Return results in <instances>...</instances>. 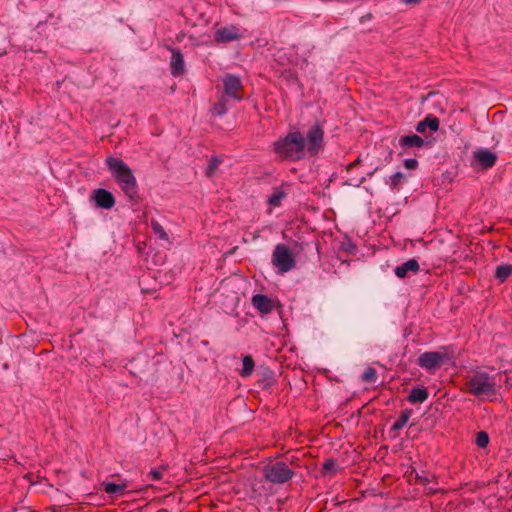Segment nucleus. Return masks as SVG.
I'll list each match as a JSON object with an SVG mask.
<instances>
[{"instance_id": "f257e3e1", "label": "nucleus", "mask_w": 512, "mask_h": 512, "mask_svg": "<svg viewBox=\"0 0 512 512\" xmlns=\"http://www.w3.org/2000/svg\"><path fill=\"white\" fill-rule=\"evenodd\" d=\"M105 163L125 196L136 203L139 199L138 184L131 168L122 159L113 156L107 157Z\"/></svg>"}, {"instance_id": "f03ea898", "label": "nucleus", "mask_w": 512, "mask_h": 512, "mask_svg": "<svg viewBox=\"0 0 512 512\" xmlns=\"http://www.w3.org/2000/svg\"><path fill=\"white\" fill-rule=\"evenodd\" d=\"M307 247H309L308 243L297 241L294 242L292 249L285 244H277L272 252L271 263L278 273H287L296 267L295 256L303 252Z\"/></svg>"}, {"instance_id": "7ed1b4c3", "label": "nucleus", "mask_w": 512, "mask_h": 512, "mask_svg": "<svg viewBox=\"0 0 512 512\" xmlns=\"http://www.w3.org/2000/svg\"><path fill=\"white\" fill-rule=\"evenodd\" d=\"M274 151L281 159L300 160L305 155V138L299 132H290L274 143Z\"/></svg>"}, {"instance_id": "20e7f679", "label": "nucleus", "mask_w": 512, "mask_h": 512, "mask_svg": "<svg viewBox=\"0 0 512 512\" xmlns=\"http://www.w3.org/2000/svg\"><path fill=\"white\" fill-rule=\"evenodd\" d=\"M465 386L468 393L480 399H490L497 393L495 378L485 371H475L467 376Z\"/></svg>"}, {"instance_id": "39448f33", "label": "nucleus", "mask_w": 512, "mask_h": 512, "mask_svg": "<svg viewBox=\"0 0 512 512\" xmlns=\"http://www.w3.org/2000/svg\"><path fill=\"white\" fill-rule=\"evenodd\" d=\"M264 479L273 484H284L292 479L294 471L283 461L270 462L263 468Z\"/></svg>"}, {"instance_id": "423d86ee", "label": "nucleus", "mask_w": 512, "mask_h": 512, "mask_svg": "<svg viewBox=\"0 0 512 512\" xmlns=\"http://www.w3.org/2000/svg\"><path fill=\"white\" fill-rule=\"evenodd\" d=\"M305 152L310 156H317L324 149V129L318 123L312 125L306 133Z\"/></svg>"}, {"instance_id": "0eeeda50", "label": "nucleus", "mask_w": 512, "mask_h": 512, "mask_svg": "<svg viewBox=\"0 0 512 512\" xmlns=\"http://www.w3.org/2000/svg\"><path fill=\"white\" fill-rule=\"evenodd\" d=\"M223 93L222 96L227 99L240 101L244 98V87L241 79L234 74H226L223 79Z\"/></svg>"}, {"instance_id": "6e6552de", "label": "nucleus", "mask_w": 512, "mask_h": 512, "mask_svg": "<svg viewBox=\"0 0 512 512\" xmlns=\"http://www.w3.org/2000/svg\"><path fill=\"white\" fill-rule=\"evenodd\" d=\"M446 359L445 354L438 351L424 352L419 355L417 364L430 372L442 367Z\"/></svg>"}, {"instance_id": "1a4fd4ad", "label": "nucleus", "mask_w": 512, "mask_h": 512, "mask_svg": "<svg viewBox=\"0 0 512 512\" xmlns=\"http://www.w3.org/2000/svg\"><path fill=\"white\" fill-rule=\"evenodd\" d=\"M91 199L96 203V206L103 209H111L115 206V197L113 194L103 188L95 189L91 195Z\"/></svg>"}, {"instance_id": "9d476101", "label": "nucleus", "mask_w": 512, "mask_h": 512, "mask_svg": "<svg viewBox=\"0 0 512 512\" xmlns=\"http://www.w3.org/2000/svg\"><path fill=\"white\" fill-rule=\"evenodd\" d=\"M240 37H241V34L239 31V28L234 25L220 28L217 31H215V33H214V40L217 43H228V42L236 41V40H239Z\"/></svg>"}, {"instance_id": "9b49d317", "label": "nucleus", "mask_w": 512, "mask_h": 512, "mask_svg": "<svg viewBox=\"0 0 512 512\" xmlns=\"http://www.w3.org/2000/svg\"><path fill=\"white\" fill-rule=\"evenodd\" d=\"M474 158L485 170L492 168L497 161L496 154L487 149H480L474 152Z\"/></svg>"}, {"instance_id": "f8f14e48", "label": "nucleus", "mask_w": 512, "mask_h": 512, "mask_svg": "<svg viewBox=\"0 0 512 512\" xmlns=\"http://www.w3.org/2000/svg\"><path fill=\"white\" fill-rule=\"evenodd\" d=\"M169 50L172 53L170 61L171 74L173 76L182 75L185 70L183 54L178 49L169 48Z\"/></svg>"}, {"instance_id": "ddd939ff", "label": "nucleus", "mask_w": 512, "mask_h": 512, "mask_svg": "<svg viewBox=\"0 0 512 512\" xmlns=\"http://www.w3.org/2000/svg\"><path fill=\"white\" fill-rule=\"evenodd\" d=\"M420 270L419 263L416 259H409L405 263L397 266L394 270L395 275L398 278H406L410 274H416Z\"/></svg>"}, {"instance_id": "4468645a", "label": "nucleus", "mask_w": 512, "mask_h": 512, "mask_svg": "<svg viewBox=\"0 0 512 512\" xmlns=\"http://www.w3.org/2000/svg\"><path fill=\"white\" fill-rule=\"evenodd\" d=\"M252 304L262 314H268L273 310V301L266 295H254L252 297Z\"/></svg>"}, {"instance_id": "2eb2a0df", "label": "nucleus", "mask_w": 512, "mask_h": 512, "mask_svg": "<svg viewBox=\"0 0 512 512\" xmlns=\"http://www.w3.org/2000/svg\"><path fill=\"white\" fill-rule=\"evenodd\" d=\"M440 121L436 116L428 115L424 120L418 122L416 131L418 133H425L429 128L431 131H437L439 129Z\"/></svg>"}, {"instance_id": "dca6fc26", "label": "nucleus", "mask_w": 512, "mask_h": 512, "mask_svg": "<svg viewBox=\"0 0 512 512\" xmlns=\"http://www.w3.org/2000/svg\"><path fill=\"white\" fill-rule=\"evenodd\" d=\"M429 397V392L427 388H413L407 398V400L412 403H423L425 402Z\"/></svg>"}, {"instance_id": "f3484780", "label": "nucleus", "mask_w": 512, "mask_h": 512, "mask_svg": "<svg viewBox=\"0 0 512 512\" xmlns=\"http://www.w3.org/2000/svg\"><path fill=\"white\" fill-rule=\"evenodd\" d=\"M399 143L402 147H407V148H410V147H417V148H421L423 147L424 145V140L416 135V134H413V135H407V136H403L400 138L399 140Z\"/></svg>"}, {"instance_id": "a211bd4d", "label": "nucleus", "mask_w": 512, "mask_h": 512, "mask_svg": "<svg viewBox=\"0 0 512 512\" xmlns=\"http://www.w3.org/2000/svg\"><path fill=\"white\" fill-rule=\"evenodd\" d=\"M412 412L413 411L411 409L403 410L400 413V416L398 417V419L392 425L390 431L391 432H396V431H399L400 429H402L408 423V421H409V419L411 417Z\"/></svg>"}, {"instance_id": "6ab92c4d", "label": "nucleus", "mask_w": 512, "mask_h": 512, "mask_svg": "<svg viewBox=\"0 0 512 512\" xmlns=\"http://www.w3.org/2000/svg\"><path fill=\"white\" fill-rule=\"evenodd\" d=\"M285 197V191L281 187H276L273 189L272 194L268 198V204L271 207H278L281 205V202Z\"/></svg>"}, {"instance_id": "aec40b11", "label": "nucleus", "mask_w": 512, "mask_h": 512, "mask_svg": "<svg viewBox=\"0 0 512 512\" xmlns=\"http://www.w3.org/2000/svg\"><path fill=\"white\" fill-rule=\"evenodd\" d=\"M243 366L240 370V375L243 378L250 377L255 367L253 357L251 355H245L242 360Z\"/></svg>"}, {"instance_id": "412c9836", "label": "nucleus", "mask_w": 512, "mask_h": 512, "mask_svg": "<svg viewBox=\"0 0 512 512\" xmlns=\"http://www.w3.org/2000/svg\"><path fill=\"white\" fill-rule=\"evenodd\" d=\"M228 101L229 99L221 95L218 102L212 108V114L215 116L224 115L228 111Z\"/></svg>"}, {"instance_id": "4be33fe9", "label": "nucleus", "mask_w": 512, "mask_h": 512, "mask_svg": "<svg viewBox=\"0 0 512 512\" xmlns=\"http://www.w3.org/2000/svg\"><path fill=\"white\" fill-rule=\"evenodd\" d=\"M512 274V264L499 265L496 268L495 277L500 281L504 282Z\"/></svg>"}, {"instance_id": "5701e85b", "label": "nucleus", "mask_w": 512, "mask_h": 512, "mask_svg": "<svg viewBox=\"0 0 512 512\" xmlns=\"http://www.w3.org/2000/svg\"><path fill=\"white\" fill-rule=\"evenodd\" d=\"M102 486L104 488V491L110 495L122 494L127 487L126 484H115L110 482H104L102 483Z\"/></svg>"}, {"instance_id": "b1692460", "label": "nucleus", "mask_w": 512, "mask_h": 512, "mask_svg": "<svg viewBox=\"0 0 512 512\" xmlns=\"http://www.w3.org/2000/svg\"><path fill=\"white\" fill-rule=\"evenodd\" d=\"M322 473L324 475H335L337 473L336 461L332 458L325 460V462L322 465Z\"/></svg>"}, {"instance_id": "393cba45", "label": "nucleus", "mask_w": 512, "mask_h": 512, "mask_svg": "<svg viewBox=\"0 0 512 512\" xmlns=\"http://www.w3.org/2000/svg\"><path fill=\"white\" fill-rule=\"evenodd\" d=\"M377 378V371L373 367H368L361 376V380L366 383H375Z\"/></svg>"}, {"instance_id": "a878e982", "label": "nucleus", "mask_w": 512, "mask_h": 512, "mask_svg": "<svg viewBox=\"0 0 512 512\" xmlns=\"http://www.w3.org/2000/svg\"><path fill=\"white\" fill-rule=\"evenodd\" d=\"M151 228L160 239L168 240V234L159 222L156 220H151Z\"/></svg>"}, {"instance_id": "bb28decb", "label": "nucleus", "mask_w": 512, "mask_h": 512, "mask_svg": "<svg viewBox=\"0 0 512 512\" xmlns=\"http://www.w3.org/2000/svg\"><path fill=\"white\" fill-rule=\"evenodd\" d=\"M489 443V436L485 431H480L476 435V445L485 448Z\"/></svg>"}, {"instance_id": "cd10ccee", "label": "nucleus", "mask_w": 512, "mask_h": 512, "mask_svg": "<svg viewBox=\"0 0 512 512\" xmlns=\"http://www.w3.org/2000/svg\"><path fill=\"white\" fill-rule=\"evenodd\" d=\"M221 161L216 158V157H212L208 163V166H207V169H206V175L208 177H212L215 170L219 167Z\"/></svg>"}, {"instance_id": "c85d7f7f", "label": "nucleus", "mask_w": 512, "mask_h": 512, "mask_svg": "<svg viewBox=\"0 0 512 512\" xmlns=\"http://www.w3.org/2000/svg\"><path fill=\"white\" fill-rule=\"evenodd\" d=\"M404 179V174L401 172H396L390 177V187L395 190L402 183Z\"/></svg>"}, {"instance_id": "c756f323", "label": "nucleus", "mask_w": 512, "mask_h": 512, "mask_svg": "<svg viewBox=\"0 0 512 512\" xmlns=\"http://www.w3.org/2000/svg\"><path fill=\"white\" fill-rule=\"evenodd\" d=\"M164 470L165 468H154L149 472L148 476L155 481L161 480L163 478Z\"/></svg>"}, {"instance_id": "7c9ffc66", "label": "nucleus", "mask_w": 512, "mask_h": 512, "mask_svg": "<svg viewBox=\"0 0 512 512\" xmlns=\"http://www.w3.org/2000/svg\"><path fill=\"white\" fill-rule=\"evenodd\" d=\"M404 166L407 169L414 170L418 167V161L416 159H405L404 160Z\"/></svg>"}, {"instance_id": "2f4dec72", "label": "nucleus", "mask_w": 512, "mask_h": 512, "mask_svg": "<svg viewBox=\"0 0 512 512\" xmlns=\"http://www.w3.org/2000/svg\"><path fill=\"white\" fill-rule=\"evenodd\" d=\"M416 480L423 485H427L430 482V478L424 472L422 474H416Z\"/></svg>"}, {"instance_id": "473e14b6", "label": "nucleus", "mask_w": 512, "mask_h": 512, "mask_svg": "<svg viewBox=\"0 0 512 512\" xmlns=\"http://www.w3.org/2000/svg\"><path fill=\"white\" fill-rule=\"evenodd\" d=\"M362 162L361 158L358 157L355 161L346 166L347 171H351L354 167L360 165Z\"/></svg>"}, {"instance_id": "72a5a7b5", "label": "nucleus", "mask_w": 512, "mask_h": 512, "mask_svg": "<svg viewBox=\"0 0 512 512\" xmlns=\"http://www.w3.org/2000/svg\"><path fill=\"white\" fill-rule=\"evenodd\" d=\"M402 1L407 4H417L420 2V0H402Z\"/></svg>"}, {"instance_id": "f704fd0d", "label": "nucleus", "mask_w": 512, "mask_h": 512, "mask_svg": "<svg viewBox=\"0 0 512 512\" xmlns=\"http://www.w3.org/2000/svg\"><path fill=\"white\" fill-rule=\"evenodd\" d=\"M365 181V177H361L357 183H355L354 185L355 186H359L360 184H362L363 182Z\"/></svg>"}, {"instance_id": "c9c22d12", "label": "nucleus", "mask_w": 512, "mask_h": 512, "mask_svg": "<svg viewBox=\"0 0 512 512\" xmlns=\"http://www.w3.org/2000/svg\"><path fill=\"white\" fill-rule=\"evenodd\" d=\"M437 491L432 489V488H429V494H435Z\"/></svg>"}]
</instances>
